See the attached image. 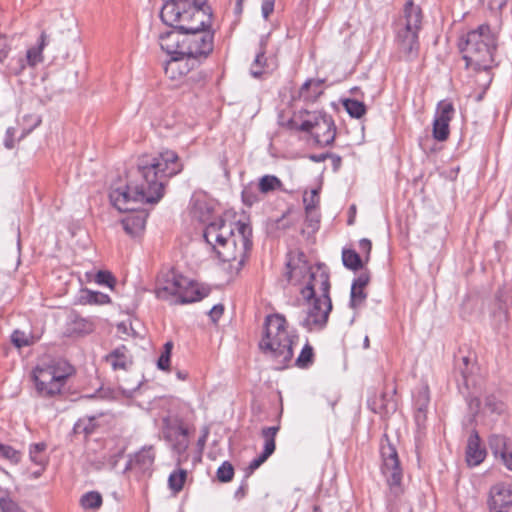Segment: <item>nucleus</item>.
Listing matches in <instances>:
<instances>
[{
    "mask_svg": "<svg viewBox=\"0 0 512 512\" xmlns=\"http://www.w3.org/2000/svg\"><path fill=\"white\" fill-rule=\"evenodd\" d=\"M183 165L173 150H165L156 156H144L137 164V175L125 187L111 189L109 198L121 212L137 210L138 203H158L164 196L168 179L180 173Z\"/></svg>",
    "mask_w": 512,
    "mask_h": 512,
    "instance_id": "f257e3e1",
    "label": "nucleus"
},
{
    "mask_svg": "<svg viewBox=\"0 0 512 512\" xmlns=\"http://www.w3.org/2000/svg\"><path fill=\"white\" fill-rule=\"evenodd\" d=\"M207 0H163L160 18L167 26L185 30L184 53L198 61L213 51L214 33L210 30L212 11Z\"/></svg>",
    "mask_w": 512,
    "mask_h": 512,
    "instance_id": "f03ea898",
    "label": "nucleus"
},
{
    "mask_svg": "<svg viewBox=\"0 0 512 512\" xmlns=\"http://www.w3.org/2000/svg\"><path fill=\"white\" fill-rule=\"evenodd\" d=\"M203 237L222 262L238 273L252 248V228L249 224L219 218L205 226Z\"/></svg>",
    "mask_w": 512,
    "mask_h": 512,
    "instance_id": "7ed1b4c3",
    "label": "nucleus"
},
{
    "mask_svg": "<svg viewBox=\"0 0 512 512\" xmlns=\"http://www.w3.org/2000/svg\"><path fill=\"white\" fill-rule=\"evenodd\" d=\"M330 279L328 271L318 265L316 270L310 273V280L301 290V295L311 305L301 325L308 331L322 330L332 310V301L329 295Z\"/></svg>",
    "mask_w": 512,
    "mask_h": 512,
    "instance_id": "20e7f679",
    "label": "nucleus"
},
{
    "mask_svg": "<svg viewBox=\"0 0 512 512\" xmlns=\"http://www.w3.org/2000/svg\"><path fill=\"white\" fill-rule=\"evenodd\" d=\"M296 334L290 332L287 321L280 314L268 315L265 319V333L259 342L260 350L275 363V368L283 370L293 358Z\"/></svg>",
    "mask_w": 512,
    "mask_h": 512,
    "instance_id": "39448f33",
    "label": "nucleus"
},
{
    "mask_svg": "<svg viewBox=\"0 0 512 512\" xmlns=\"http://www.w3.org/2000/svg\"><path fill=\"white\" fill-rule=\"evenodd\" d=\"M466 67L475 71L488 70L494 62L497 36L487 24L462 35L458 43Z\"/></svg>",
    "mask_w": 512,
    "mask_h": 512,
    "instance_id": "423d86ee",
    "label": "nucleus"
},
{
    "mask_svg": "<svg viewBox=\"0 0 512 512\" xmlns=\"http://www.w3.org/2000/svg\"><path fill=\"white\" fill-rule=\"evenodd\" d=\"M422 17L421 8L412 0H408L403 8V16L397 24L395 38L397 50L406 61H413L418 57L420 49L418 35Z\"/></svg>",
    "mask_w": 512,
    "mask_h": 512,
    "instance_id": "0eeeda50",
    "label": "nucleus"
},
{
    "mask_svg": "<svg viewBox=\"0 0 512 512\" xmlns=\"http://www.w3.org/2000/svg\"><path fill=\"white\" fill-rule=\"evenodd\" d=\"M155 295L158 299L174 304H186L202 299L193 281L173 268L161 272L156 282Z\"/></svg>",
    "mask_w": 512,
    "mask_h": 512,
    "instance_id": "6e6552de",
    "label": "nucleus"
},
{
    "mask_svg": "<svg viewBox=\"0 0 512 512\" xmlns=\"http://www.w3.org/2000/svg\"><path fill=\"white\" fill-rule=\"evenodd\" d=\"M74 373V368L65 360H54L50 364L34 368L32 378L36 393L41 398H53L62 393L67 379Z\"/></svg>",
    "mask_w": 512,
    "mask_h": 512,
    "instance_id": "1a4fd4ad",
    "label": "nucleus"
},
{
    "mask_svg": "<svg viewBox=\"0 0 512 512\" xmlns=\"http://www.w3.org/2000/svg\"><path fill=\"white\" fill-rule=\"evenodd\" d=\"M380 454L382 458L381 472L389 487V495L398 498L404 491L402 487L403 473L397 450L387 435L381 439Z\"/></svg>",
    "mask_w": 512,
    "mask_h": 512,
    "instance_id": "9d476101",
    "label": "nucleus"
},
{
    "mask_svg": "<svg viewBox=\"0 0 512 512\" xmlns=\"http://www.w3.org/2000/svg\"><path fill=\"white\" fill-rule=\"evenodd\" d=\"M188 435V428L179 416L168 415L162 419V436L176 453L183 454L188 449Z\"/></svg>",
    "mask_w": 512,
    "mask_h": 512,
    "instance_id": "9b49d317",
    "label": "nucleus"
},
{
    "mask_svg": "<svg viewBox=\"0 0 512 512\" xmlns=\"http://www.w3.org/2000/svg\"><path fill=\"white\" fill-rule=\"evenodd\" d=\"M170 59L164 64V73L171 80H179L201 63L186 54L170 55Z\"/></svg>",
    "mask_w": 512,
    "mask_h": 512,
    "instance_id": "f8f14e48",
    "label": "nucleus"
},
{
    "mask_svg": "<svg viewBox=\"0 0 512 512\" xmlns=\"http://www.w3.org/2000/svg\"><path fill=\"white\" fill-rule=\"evenodd\" d=\"M488 506L490 512H512V490L505 484L490 488Z\"/></svg>",
    "mask_w": 512,
    "mask_h": 512,
    "instance_id": "ddd939ff",
    "label": "nucleus"
},
{
    "mask_svg": "<svg viewBox=\"0 0 512 512\" xmlns=\"http://www.w3.org/2000/svg\"><path fill=\"white\" fill-rule=\"evenodd\" d=\"M488 506L490 512H512V490L505 484L490 488Z\"/></svg>",
    "mask_w": 512,
    "mask_h": 512,
    "instance_id": "4468645a",
    "label": "nucleus"
},
{
    "mask_svg": "<svg viewBox=\"0 0 512 512\" xmlns=\"http://www.w3.org/2000/svg\"><path fill=\"white\" fill-rule=\"evenodd\" d=\"M170 27V30L159 34V45L168 55L183 54L185 30L175 26Z\"/></svg>",
    "mask_w": 512,
    "mask_h": 512,
    "instance_id": "2eb2a0df",
    "label": "nucleus"
},
{
    "mask_svg": "<svg viewBox=\"0 0 512 512\" xmlns=\"http://www.w3.org/2000/svg\"><path fill=\"white\" fill-rule=\"evenodd\" d=\"M280 429V426H271L264 427L261 431V435L264 438V447L262 453L253 459L249 466L248 470L252 473L254 470L258 469L275 451V437Z\"/></svg>",
    "mask_w": 512,
    "mask_h": 512,
    "instance_id": "dca6fc26",
    "label": "nucleus"
},
{
    "mask_svg": "<svg viewBox=\"0 0 512 512\" xmlns=\"http://www.w3.org/2000/svg\"><path fill=\"white\" fill-rule=\"evenodd\" d=\"M488 445L493 455L500 457L506 468L512 471V441L504 435L492 434Z\"/></svg>",
    "mask_w": 512,
    "mask_h": 512,
    "instance_id": "f3484780",
    "label": "nucleus"
},
{
    "mask_svg": "<svg viewBox=\"0 0 512 512\" xmlns=\"http://www.w3.org/2000/svg\"><path fill=\"white\" fill-rule=\"evenodd\" d=\"M487 451L481 443V438L477 430H472L465 449V461L469 467L480 465L486 458Z\"/></svg>",
    "mask_w": 512,
    "mask_h": 512,
    "instance_id": "a211bd4d",
    "label": "nucleus"
},
{
    "mask_svg": "<svg viewBox=\"0 0 512 512\" xmlns=\"http://www.w3.org/2000/svg\"><path fill=\"white\" fill-rule=\"evenodd\" d=\"M316 144L321 147L331 145L336 136V127L332 117L325 114L320 122H316V128L311 133Z\"/></svg>",
    "mask_w": 512,
    "mask_h": 512,
    "instance_id": "6ab92c4d",
    "label": "nucleus"
},
{
    "mask_svg": "<svg viewBox=\"0 0 512 512\" xmlns=\"http://www.w3.org/2000/svg\"><path fill=\"white\" fill-rule=\"evenodd\" d=\"M325 114L323 111L302 110L292 121V125L299 131L311 134L316 128V122H320Z\"/></svg>",
    "mask_w": 512,
    "mask_h": 512,
    "instance_id": "aec40b11",
    "label": "nucleus"
},
{
    "mask_svg": "<svg viewBox=\"0 0 512 512\" xmlns=\"http://www.w3.org/2000/svg\"><path fill=\"white\" fill-rule=\"evenodd\" d=\"M105 361L111 365L114 371L127 370L132 364L131 355L125 345H121L105 356Z\"/></svg>",
    "mask_w": 512,
    "mask_h": 512,
    "instance_id": "412c9836",
    "label": "nucleus"
},
{
    "mask_svg": "<svg viewBox=\"0 0 512 512\" xmlns=\"http://www.w3.org/2000/svg\"><path fill=\"white\" fill-rule=\"evenodd\" d=\"M47 44V35L42 32L39 43L36 47H32L27 50L25 58L18 59V69H16V73L21 72L25 68V62L30 66H35L42 61V50Z\"/></svg>",
    "mask_w": 512,
    "mask_h": 512,
    "instance_id": "4be33fe9",
    "label": "nucleus"
},
{
    "mask_svg": "<svg viewBox=\"0 0 512 512\" xmlns=\"http://www.w3.org/2000/svg\"><path fill=\"white\" fill-rule=\"evenodd\" d=\"M191 213L193 218L197 219L199 222L205 224L206 226L209 223L221 218L220 216L215 217L213 206L206 200L201 199L194 201Z\"/></svg>",
    "mask_w": 512,
    "mask_h": 512,
    "instance_id": "5701e85b",
    "label": "nucleus"
},
{
    "mask_svg": "<svg viewBox=\"0 0 512 512\" xmlns=\"http://www.w3.org/2000/svg\"><path fill=\"white\" fill-rule=\"evenodd\" d=\"M323 80L308 79L299 90V98L314 103L323 94Z\"/></svg>",
    "mask_w": 512,
    "mask_h": 512,
    "instance_id": "b1692460",
    "label": "nucleus"
},
{
    "mask_svg": "<svg viewBox=\"0 0 512 512\" xmlns=\"http://www.w3.org/2000/svg\"><path fill=\"white\" fill-rule=\"evenodd\" d=\"M147 215L141 211L130 214L122 220V225L127 234L138 236L145 228Z\"/></svg>",
    "mask_w": 512,
    "mask_h": 512,
    "instance_id": "393cba45",
    "label": "nucleus"
},
{
    "mask_svg": "<svg viewBox=\"0 0 512 512\" xmlns=\"http://www.w3.org/2000/svg\"><path fill=\"white\" fill-rule=\"evenodd\" d=\"M507 410L506 404L494 394L487 395L484 401L483 413L495 416L503 415Z\"/></svg>",
    "mask_w": 512,
    "mask_h": 512,
    "instance_id": "a878e982",
    "label": "nucleus"
},
{
    "mask_svg": "<svg viewBox=\"0 0 512 512\" xmlns=\"http://www.w3.org/2000/svg\"><path fill=\"white\" fill-rule=\"evenodd\" d=\"M455 114V108L451 101L442 100L437 104L434 119L441 122L450 123Z\"/></svg>",
    "mask_w": 512,
    "mask_h": 512,
    "instance_id": "bb28decb",
    "label": "nucleus"
},
{
    "mask_svg": "<svg viewBox=\"0 0 512 512\" xmlns=\"http://www.w3.org/2000/svg\"><path fill=\"white\" fill-rule=\"evenodd\" d=\"M46 449L47 445L45 442L32 444L29 449L31 461L42 469H44L47 464V457L45 455Z\"/></svg>",
    "mask_w": 512,
    "mask_h": 512,
    "instance_id": "cd10ccee",
    "label": "nucleus"
},
{
    "mask_svg": "<svg viewBox=\"0 0 512 512\" xmlns=\"http://www.w3.org/2000/svg\"><path fill=\"white\" fill-rule=\"evenodd\" d=\"M282 182L275 175H264L259 179L258 189L261 193L267 194L281 189Z\"/></svg>",
    "mask_w": 512,
    "mask_h": 512,
    "instance_id": "c85d7f7f",
    "label": "nucleus"
},
{
    "mask_svg": "<svg viewBox=\"0 0 512 512\" xmlns=\"http://www.w3.org/2000/svg\"><path fill=\"white\" fill-rule=\"evenodd\" d=\"M342 262L346 268L353 271L359 270L363 266L361 257L355 250L352 249H343Z\"/></svg>",
    "mask_w": 512,
    "mask_h": 512,
    "instance_id": "c756f323",
    "label": "nucleus"
},
{
    "mask_svg": "<svg viewBox=\"0 0 512 512\" xmlns=\"http://www.w3.org/2000/svg\"><path fill=\"white\" fill-rule=\"evenodd\" d=\"M82 301L85 304L91 305H105L111 302L109 295L92 290H85L82 295Z\"/></svg>",
    "mask_w": 512,
    "mask_h": 512,
    "instance_id": "7c9ffc66",
    "label": "nucleus"
},
{
    "mask_svg": "<svg viewBox=\"0 0 512 512\" xmlns=\"http://www.w3.org/2000/svg\"><path fill=\"white\" fill-rule=\"evenodd\" d=\"M462 363L458 365L457 369L460 371L461 379H457L459 389L463 385L467 390L471 384H474V380L471 376V369L469 368L470 360L468 357H462Z\"/></svg>",
    "mask_w": 512,
    "mask_h": 512,
    "instance_id": "2f4dec72",
    "label": "nucleus"
},
{
    "mask_svg": "<svg viewBox=\"0 0 512 512\" xmlns=\"http://www.w3.org/2000/svg\"><path fill=\"white\" fill-rule=\"evenodd\" d=\"M314 361L313 347L306 343L302 348L299 356L295 360V365L299 368L305 369L310 367Z\"/></svg>",
    "mask_w": 512,
    "mask_h": 512,
    "instance_id": "473e14b6",
    "label": "nucleus"
},
{
    "mask_svg": "<svg viewBox=\"0 0 512 512\" xmlns=\"http://www.w3.org/2000/svg\"><path fill=\"white\" fill-rule=\"evenodd\" d=\"M343 106L347 113L356 119L361 118L366 113V106L363 102L355 99H346Z\"/></svg>",
    "mask_w": 512,
    "mask_h": 512,
    "instance_id": "72a5a7b5",
    "label": "nucleus"
},
{
    "mask_svg": "<svg viewBox=\"0 0 512 512\" xmlns=\"http://www.w3.org/2000/svg\"><path fill=\"white\" fill-rule=\"evenodd\" d=\"M155 454L153 447L143 448L135 454L134 463L139 465L142 469L149 468L154 462Z\"/></svg>",
    "mask_w": 512,
    "mask_h": 512,
    "instance_id": "f704fd0d",
    "label": "nucleus"
},
{
    "mask_svg": "<svg viewBox=\"0 0 512 512\" xmlns=\"http://www.w3.org/2000/svg\"><path fill=\"white\" fill-rule=\"evenodd\" d=\"M80 504L84 509H98L102 505V496L97 491H90L82 495Z\"/></svg>",
    "mask_w": 512,
    "mask_h": 512,
    "instance_id": "c9c22d12",
    "label": "nucleus"
},
{
    "mask_svg": "<svg viewBox=\"0 0 512 512\" xmlns=\"http://www.w3.org/2000/svg\"><path fill=\"white\" fill-rule=\"evenodd\" d=\"M96 428L95 418L88 417L79 419L73 427V431L75 434H83L84 436L91 435Z\"/></svg>",
    "mask_w": 512,
    "mask_h": 512,
    "instance_id": "e433bc0d",
    "label": "nucleus"
},
{
    "mask_svg": "<svg viewBox=\"0 0 512 512\" xmlns=\"http://www.w3.org/2000/svg\"><path fill=\"white\" fill-rule=\"evenodd\" d=\"M187 473L185 470L174 471L168 478L169 488L174 492H180L183 489Z\"/></svg>",
    "mask_w": 512,
    "mask_h": 512,
    "instance_id": "4c0bfd02",
    "label": "nucleus"
},
{
    "mask_svg": "<svg viewBox=\"0 0 512 512\" xmlns=\"http://www.w3.org/2000/svg\"><path fill=\"white\" fill-rule=\"evenodd\" d=\"M172 348H173V342L168 341L164 344L163 351L161 352V355L159 356L158 361H157V367L160 370H163V371L169 370Z\"/></svg>",
    "mask_w": 512,
    "mask_h": 512,
    "instance_id": "58836bf2",
    "label": "nucleus"
},
{
    "mask_svg": "<svg viewBox=\"0 0 512 512\" xmlns=\"http://www.w3.org/2000/svg\"><path fill=\"white\" fill-rule=\"evenodd\" d=\"M433 137L437 141H445L449 137V124L445 122H441L439 120L434 119L433 121Z\"/></svg>",
    "mask_w": 512,
    "mask_h": 512,
    "instance_id": "ea45409f",
    "label": "nucleus"
},
{
    "mask_svg": "<svg viewBox=\"0 0 512 512\" xmlns=\"http://www.w3.org/2000/svg\"><path fill=\"white\" fill-rule=\"evenodd\" d=\"M367 298V294L364 288H356L355 285H351L350 291V307L353 309L359 308Z\"/></svg>",
    "mask_w": 512,
    "mask_h": 512,
    "instance_id": "a19ab883",
    "label": "nucleus"
},
{
    "mask_svg": "<svg viewBox=\"0 0 512 512\" xmlns=\"http://www.w3.org/2000/svg\"><path fill=\"white\" fill-rule=\"evenodd\" d=\"M0 458L6 459L13 464L20 462L21 454L19 451L9 445H0Z\"/></svg>",
    "mask_w": 512,
    "mask_h": 512,
    "instance_id": "79ce46f5",
    "label": "nucleus"
},
{
    "mask_svg": "<svg viewBox=\"0 0 512 512\" xmlns=\"http://www.w3.org/2000/svg\"><path fill=\"white\" fill-rule=\"evenodd\" d=\"M234 476V468L232 464L228 461H225L221 464V466L217 470V478L220 482L226 483L233 479Z\"/></svg>",
    "mask_w": 512,
    "mask_h": 512,
    "instance_id": "37998d69",
    "label": "nucleus"
},
{
    "mask_svg": "<svg viewBox=\"0 0 512 512\" xmlns=\"http://www.w3.org/2000/svg\"><path fill=\"white\" fill-rule=\"evenodd\" d=\"M11 342L17 347L22 348L29 346L31 341V336L26 334L23 331L15 330L11 335Z\"/></svg>",
    "mask_w": 512,
    "mask_h": 512,
    "instance_id": "c03bdc74",
    "label": "nucleus"
},
{
    "mask_svg": "<svg viewBox=\"0 0 512 512\" xmlns=\"http://www.w3.org/2000/svg\"><path fill=\"white\" fill-rule=\"evenodd\" d=\"M95 281L97 284L106 285L109 288H113L116 283L114 276L109 271L105 270H100L97 272Z\"/></svg>",
    "mask_w": 512,
    "mask_h": 512,
    "instance_id": "a18cd8bd",
    "label": "nucleus"
},
{
    "mask_svg": "<svg viewBox=\"0 0 512 512\" xmlns=\"http://www.w3.org/2000/svg\"><path fill=\"white\" fill-rule=\"evenodd\" d=\"M265 61V52L260 51L259 53H257L250 70V73L253 77H259L262 74V68L264 66Z\"/></svg>",
    "mask_w": 512,
    "mask_h": 512,
    "instance_id": "49530a36",
    "label": "nucleus"
},
{
    "mask_svg": "<svg viewBox=\"0 0 512 512\" xmlns=\"http://www.w3.org/2000/svg\"><path fill=\"white\" fill-rule=\"evenodd\" d=\"M0 509L2 512H24L9 496L0 498Z\"/></svg>",
    "mask_w": 512,
    "mask_h": 512,
    "instance_id": "de8ad7c7",
    "label": "nucleus"
},
{
    "mask_svg": "<svg viewBox=\"0 0 512 512\" xmlns=\"http://www.w3.org/2000/svg\"><path fill=\"white\" fill-rule=\"evenodd\" d=\"M242 201L247 206H252L259 201V197L250 187H246L242 191Z\"/></svg>",
    "mask_w": 512,
    "mask_h": 512,
    "instance_id": "09e8293b",
    "label": "nucleus"
},
{
    "mask_svg": "<svg viewBox=\"0 0 512 512\" xmlns=\"http://www.w3.org/2000/svg\"><path fill=\"white\" fill-rule=\"evenodd\" d=\"M429 403V395L428 390L425 388L422 392L419 393V396L416 400V406L418 413H425L427 406Z\"/></svg>",
    "mask_w": 512,
    "mask_h": 512,
    "instance_id": "8fccbe9b",
    "label": "nucleus"
},
{
    "mask_svg": "<svg viewBox=\"0 0 512 512\" xmlns=\"http://www.w3.org/2000/svg\"><path fill=\"white\" fill-rule=\"evenodd\" d=\"M308 269L306 263L304 262L301 266H293L291 261L287 262V272L286 277L289 281L293 280L294 276L301 274Z\"/></svg>",
    "mask_w": 512,
    "mask_h": 512,
    "instance_id": "3c124183",
    "label": "nucleus"
},
{
    "mask_svg": "<svg viewBox=\"0 0 512 512\" xmlns=\"http://www.w3.org/2000/svg\"><path fill=\"white\" fill-rule=\"evenodd\" d=\"M370 281V275L368 272H362L359 274L357 278H355L352 282V285H355L356 288H365Z\"/></svg>",
    "mask_w": 512,
    "mask_h": 512,
    "instance_id": "603ef678",
    "label": "nucleus"
},
{
    "mask_svg": "<svg viewBox=\"0 0 512 512\" xmlns=\"http://www.w3.org/2000/svg\"><path fill=\"white\" fill-rule=\"evenodd\" d=\"M385 400V396L382 395L380 398L381 403L378 405L376 403V399L371 401L368 400V407L374 412V413H382L384 410L387 411V405H385L383 402Z\"/></svg>",
    "mask_w": 512,
    "mask_h": 512,
    "instance_id": "864d4df0",
    "label": "nucleus"
},
{
    "mask_svg": "<svg viewBox=\"0 0 512 512\" xmlns=\"http://www.w3.org/2000/svg\"><path fill=\"white\" fill-rule=\"evenodd\" d=\"M275 0H262V15L265 19H268L270 14L273 12Z\"/></svg>",
    "mask_w": 512,
    "mask_h": 512,
    "instance_id": "5fc2aeb1",
    "label": "nucleus"
},
{
    "mask_svg": "<svg viewBox=\"0 0 512 512\" xmlns=\"http://www.w3.org/2000/svg\"><path fill=\"white\" fill-rule=\"evenodd\" d=\"M223 312L224 306L222 304H217L210 309L209 316L211 320L215 323L222 316Z\"/></svg>",
    "mask_w": 512,
    "mask_h": 512,
    "instance_id": "6e6d98bb",
    "label": "nucleus"
},
{
    "mask_svg": "<svg viewBox=\"0 0 512 512\" xmlns=\"http://www.w3.org/2000/svg\"><path fill=\"white\" fill-rule=\"evenodd\" d=\"M76 325L79 326L78 330L80 332L89 333V332L92 331L91 324L88 321L84 320V319H81L80 321H77Z\"/></svg>",
    "mask_w": 512,
    "mask_h": 512,
    "instance_id": "4d7b16f0",
    "label": "nucleus"
},
{
    "mask_svg": "<svg viewBox=\"0 0 512 512\" xmlns=\"http://www.w3.org/2000/svg\"><path fill=\"white\" fill-rule=\"evenodd\" d=\"M328 158H330L332 161L334 171H337L341 166L342 158L339 155L333 153H329Z\"/></svg>",
    "mask_w": 512,
    "mask_h": 512,
    "instance_id": "13d9d810",
    "label": "nucleus"
},
{
    "mask_svg": "<svg viewBox=\"0 0 512 512\" xmlns=\"http://www.w3.org/2000/svg\"><path fill=\"white\" fill-rule=\"evenodd\" d=\"M316 195H317V191L316 190H312L311 202L310 203H308L307 202V198L304 197L305 209H306L307 213H309L311 210H313L315 208L314 198L316 197Z\"/></svg>",
    "mask_w": 512,
    "mask_h": 512,
    "instance_id": "bf43d9fd",
    "label": "nucleus"
},
{
    "mask_svg": "<svg viewBox=\"0 0 512 512\" xmlns=\"http://www.w3.org/2000/svg\"><path fill=\"white\" fill-rule=\"evenodd\" d=\"M359 247L362 251H365L367 254H369L372 247L371 241L363 238L359 241Z\"/></svg>",
    "mask_w": 512,
    "mask_h": 512,
    "instance_id": "052dcab7",
    "label": "nucleus"
},
{
    "mask_svg": "<svg viewBox=\"0 0 512 512\" xmlns=\"http://www.w3.org/2000/svg\"><path fill=\"white\" fill-rule=\"evenodd\" d=\"M508 0H489V6L491 9L501 10L507 3Z\"/></svg>",
    "mask_w": 512,
    "mask_h": 512,
    "instance_id": "680f3d73",
    "label": "nucleus"
},
{
    "mask_svg": "<svg viewBox=\"0 0 512 512\" xmlns=\"http://www.w3.org/2000/svg\"><path fill=\"white\" fill-rule=\"evenodd\" d=\"M328 155H329V153H328V152H327V153H321V154H318V155H311V156H310V159H311L312 161H314V162L319 163V162H323V161H325L326 159H328Z\"/></svg>",
    "mask_w": 512,
    "mask_h": 512,
    "instance_id": "e2e57ef3",
    "label": "nucleus"
},
{
    "mask_svg": "<svg viewBox=\"0 0 512 512\" xmlns=\"http://www.w3.org/2000/svg\"><path fill=\"white\" fill-rule=\"evenodd\" d=\"M468 405L471 410L475 407L476 412H478L479 408H480V400L476 397L472 398V399H470Z\"/></svg>",
    "mask_w": 512,
    "mask_h": 512,
    "instance_id": "0e129e2a",
    "label": "nucleus"
},
{
    "mask_svg": "<svg viewBox=\"0 0 512 512\" xmlns=\"http://www.w3.org/2000/svg\"><path fill=\"white\" fill-rule=\"evenodd\" d=\"M10 133H11V129L9 128L7 130V136H6V139L4 141V145L6 148L8 149H12L14 147V143H13V140L9 137L10 136Z\"/></svg>",
    "mask_w": 512,
    "mask_h": 512,
    "instance_id": "69168bd1",
    "label": "nucleus"
},
{
    "mask_svg": "<svg viewBox=\"0 0 512 512\" xmlns=\"http://www.w3.org/2000/svg\"><path fill=\"white\" fill-rule=\"evenodd\" d=\"M235 495H236V497H238L239 495H241L243 497L245 495V486L241 485L238 488V490L236 491Z\"/></svg>",
    "mask_w": 512,
    "mask_h": 512,
    "instance_id": "338daca9",
    "label": "nucleus"
},
{
    "mask_svg": "<svg viewBox=\"0 0 512 512\" xmlns=\"http://www.w3.org/2000/svg\"><path fill=\"white\" fill-rule=\"evenodd\" d=\"M176 376L180 380H185L187 378L188 374L186 372H183V371H178L176 373Z\"/></svg>",
    "mask_w": 512,
    "mask_h": 512,
    "instance_id": "774afa93",
    "label": "nucleus"
}]
</instances>
